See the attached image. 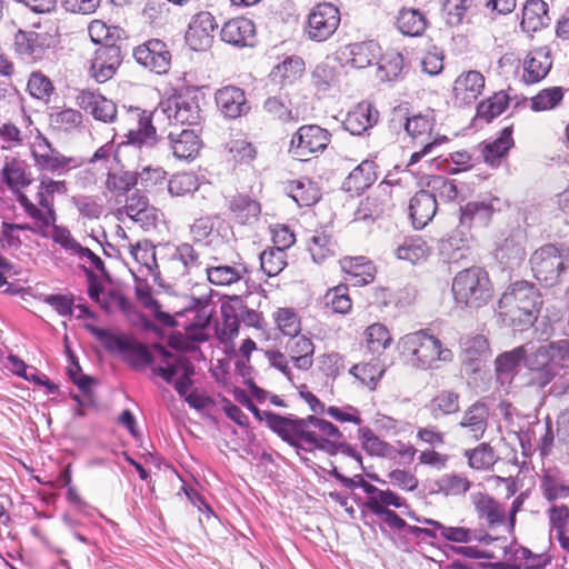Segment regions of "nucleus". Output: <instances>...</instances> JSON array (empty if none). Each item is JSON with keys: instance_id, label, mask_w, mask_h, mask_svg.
Returning <instances> with one entry per match:
<instances>
[{"instance_id": "f257e3e1", "label": "nucleus", "mask_w": 569, "mask_h": 569, "mask_svg": "<svg viewBox=\"0 0 569 569\" xmlns=\"http://www.w3.org/2000/svg\"><path fill=\"white\" fill-rule=\"evenodd\" d=\"M52 239L70 256L77 258L79 264L88 272V295L93 301H96L108 313H112L118 310H128L129 302L120 292L106 291L91 276L93 270L101 274H106L104 263L100 257L93 253L89 248L80 244L66 228L56 227L52 233Z\"/></svg>"}, {"instance_id": "f03ea898", "label": "nucleus", "mask_w": 569, "mask_h": 569, "mask_svg": "<svg viewBox=\"0 0 569 569\" xmlns=\"http://www.w3.org/2000/svg\"><path fill=\"white\" fill-rule=\"evenodd\" d=\"M540 305V295L536 288L527 281H517L501 296L499 315L506 325L522 330L535 323Z\"/></svg>"}, {"instance_id": "7ed1b4c3", "label": "nucleus", "mask_w": 569, "mask_h": 569, "mask_svg": "<svg viewBox=\"0 0 569 569\" xmlns=\"http://www.w3.org/2000/svg\"><path fill=\"white\" fill-rule=\"evenodd\" d=\"M399 346L411 365L420 369L437 368L438 362L449 363L453 360L452 350L426 330L406 335Z\"/></svg>"}, {"instance_id": "20e7f679", "label": "nucleus", "mask_w": 569, "mask_h": 569, "mask_svg": "<svg viewBox=\"0 0 569 569\" xmlns=\"http://www.w3.org/2000/svg\"><path fill=\"white\" fill-rule=\"evenodd\" d=\"M455 302L463 308L479 309L493 297V286L488 272L480 267L459 271L452 280Z\"/></svg>"}, {"instance_id": "39448f33", "label": "nucleus", "mask_w": 569, "mask_h": 569, "mask_svg": "<svg viewBox=\"0 0 569 569\" xmlns=\"http://www.w3.org/2000/svg\"><path fill=\"white\" fill-rule=\"evenodd\" d=\"M533 277L547 287L559 283L569 269V247L563 243H547L536 249L530 257Z\"/></svg>"}, {"instance_id": "423d86ee", "label": "nucleus", "mask_w": 569, "mask_h": 569, "mask_svg": "<svg viewBox=\"0 0 569 569\" xmlns=\"http://www.w3.org/2000/svg\"><path fill=\"white\" fill-rule=\"evenodd\" d=\"M183 310L176 312V323L184 328L186 337L196 342H203L209 339V325L211 310L208 308L210 302L209 295L192 296L186 298Z\"/></svg>"}, {"instance_id": "0eeeda50", "label": "nucleus", "mask_w": 569, "mask_h": 569, "mask_svg": "<svg viewBox=\"0 0 569 569\" xmlns=\"http://www.w3.org/2000/svg\"><path fill=\"white\" fill-rule=\"evenodd\" d=\"M340 21L341 14L337 6L331 2L318 3L307 17L305 34L311 41H327L335 34Z\"/></svg>"}, {"instance_id": "6e6552de", "label": "nucleus", "mask_w": 569, "mask_h": 569, "mask_svg": "<svg viewBox=\"0 0 569 569\" xmlns=\"http://www.w3.org/2000/svg\"><path fill=\"white\" fill-rule=\"evenodd\" d=\"M167 109H154L153 112L148 113L140 109H130L122 117L121 122L123 129L127 131L129 141L132 143L143 144L152 143L156 139V128L152 121H159L166 116Z\"/></svg>"}, {"instance_id": "1a4fd4ad", "label": "nucleus", "mask_w": 569, "mask_h": 569, "mask_svg": "<svg viewBox=\"0 0 569 569\" xmlns=\"http://www.w3.org/2000/svg\"><path fill=\"white\" fill-rule=\"evenodd\" d=\"M330 142V133L316 124L302 126L293 134L290 142V152L300 160L322 152Z\"/></svg>"}, {"instance_id": "9d476101", "label": "nucleus", "mask_w": 569, "mask_h": 569, "mask_svg": "<svg viewBox=\"0 0 569 569\" xmlns=\"http://www.w3.org/2000/svg\"><path fill=\"white\" fill-rule=\"evenodd\" d=\"M432 120L426 116H413L408 118L405 123L407 133L416 141L423 144L421 150L416 151L411 154L408 166H413L419 162L422 158L435 153L436 148L443 141L446 137L435 138L430 140V133L432 131Z\"/></svg>"}, {"instance_id": "9b49d317", "label": "nucleus", "mask_w": 569, "mask_h": 569, "mask_svg": "<svg viewBox=\"0 0 569 569\" xmlns=\"http://www.w3.org/2000/svg\"><path fill=\"white\" fill-rule=\"evenodd\" d=\"M522 347L527 348V355L523 359L526 367L537 375L532 378V382L540 387L548 385L557 372L549 345L535 346L533 343H527Z\"/></svg>"}, {"instance_id": "f8f14e48", "label": "nucleus", "mask_w": 569, "mask_h": 569, "mask_svg": "<svg viewBox=\"0 0 569 569\" xmlns=\"http://www.w3.org/2000/svg\"><path fill=\"white\" fill-rule=\"evenodd\" d=\"M133 57L139 64L157 74L167 73L170 69L171 53L167 44L159 39H150L136 47Z\"/></svg>"}, {"instance_id": "ddd939ff", "label": "nucleus", "mask_w": 569, "mask_h": 569, "mask_svg": "<svg viewBox=\"0 0 569 569\" xmlns=\"http://www.w3.org/2000/svg\"><path fill=\"white\" fill-rule=\"evenodd\" d=\"M32 124L30 116L22 107H18L14 118L0 117V142L2 150H12L23 144L27 132Z\"/></svg>"}, {"instance_id": "4468645a", "label": "nucleus", "mask_w": 569, "mask_h": 569, "mask_svg": "<svg viewBox=\"0 0 569 569\" xmlns=\"http://www.w3.org/2000/svg\"><path fill=\"white\" fill-rule=\"evenodd\" d=\"M218 24L214 17L207 11L194 14L186 32V42L194 51L208 49L213 40Z\"/></svg>"}, {"instance_id": "2eb2a0df", "label": "nucleus", "mask_w": 569, "mask_h": 569, "mask_svg": "<svg viewBox=\"0 0 569 569\" xmlns=\"http://www.w3.org/2000/svg\"><path fill=\"white\" fill-rule=\"evenodd\" d=\"M380 54V47L375 41L350 43L340 47L336 59L352 68L361 69L370 66Z\"/></svg>"}, {"instance_id": "dca6fc26", "label": "nucleus", "mask_w": 569, "mask_h": 569, "mask_svg": "<svg viewBox=\"0 0 569 569\" xmlns=\"http://www.w3.org/2000/svg\"><path fill=\"white\" fill-rule=\"evenodd\" d=\"M296 440L300 441L299 443H293L298 450L309 452L320 450L329 456L336 455L341 447L339 442L323 438L318 429H315L312 423H309V418L299 420Z\"/></svg>"}, {"instance_id": "f3484780", "label": "nucleus", "mask_w": 569, "mask_h": 569, "mask_svg": "<svg viewBox=\"0 0 569 569\" xmlns=\"http://www.w3.org/2000/svg\"><path fill=\"white\" fill-rule=\"evenodd\" d=\"M485 77L477 70L461 72L453 82V98L459 106L475 103L485 89Z\"/></svg>"}, {"instance_id": "a211bd4d", "label": "nucleus", "mask_w": 569, "mask_h": 569, "mask_svg": "<svg viewBox=\"0 0 569 569\" xmlns=\"http://www.w3.org/2000/svg\"><path fill=\"white\" fill-rule=\"evenodd\" d=\"M120 63L121 53L118 47H100L91 60L90 74L97 82L103 83L113 77Z\"/></svg>"}, {"instance_id": "6ab92c4d", "label": "nucleus", "mask_w": 569, "mask_h": 569, "mask_svg": "<svg viewBox=\"0 0 569 569\" xmlns=\"http://www.w3.org/2000/svg\"><path fill=\"white\" fill-rule=\"evenodd\" d=\"M208 281L217 287L232 286L240 282L248 274V268L241 263H222L218 258H212L206 266Z\"/></svg>"}, {"instance_id": "aec40b11", "label": "nucleus", "mask_w": 569, "mask_h": 569, "mask_svg": "<svg viewBox=\"0 0 569 569\" xmlns=\"http://www.w3.org/2000/svg\"><path fill=\"white\" fill-rule=\"evenodd\" d=\"M489 410L483 403H473L462 415L458 423L460 437L479 440L488 427Z\"/></svg>"}, {"instance_id": "412c9836", "label": "nucleus", "mask_w": 569, "mask_h": 569, "mask_svg": "<svg viewBox=\"0 0 569 569\" xmlns=\"http://www.w3.org/2000/svg\"><path fill=\"white\" fill-rule=\"evenodd\" d=\"M77 104L96 120L102 122H112L117 117L116 103L93 91H81L77 96Z\"/></svg>"}, {"instance_id": "4be33fe9", "label": "nucleus", "mask_w": 569, "mask_h": 569, "mask_svg": "<svg viewBox=\"0 0 569 569\" xmlns=\"http://www.w3.org/2000/svg\"><path fill=\"white\" fill-rule=\"evenodd\" d=\"M1 178L6 186L17 196L32 183L29 164L16 157H7L1 169Z\"/></svg>"}, {"instance_id": "5701e85b", "label": "nucleus", "mask_w": 569, "mask_h": 569, "mask_svg": "<svg viewBox=\"0 0 569 569\" xmlns=\"http://www.w3.org/2000/svg\"><path fill=\"white\" fill-rule=\"evenodd\" d=\"M552 60L547 48H538L528 52L522 61L521 79L527 84L541 81L550 71Z\"/></svg>"}, {"instance_id": "b1692460", "label": "nucleus", "mask_w": 569, "mask_h": 569, "mask_svg": "<svg viewBox=\"0 0 569 569\" xmlns=\"http://www.w3.org/2000/svg\"><path fill=\"white\" fill-rule=\"evenodd\" d=\"M156 350L163 358V365L156 369V373L160 376L164 381L172 382L173 378H183L193 376L194 367L184 357H176L162 346H156Z\"/></svg>"}, {"instance_id": "393cba45", "label": "nucleus", "mask_w": 569, "mask_h": 569, "mask_svg": "<svg viewBox=\"0 0 569 569\" xmlns=\"http://www.w3.org/2000/svg\"><path fill=\"white\" fill-rule=\"evenodd\" d=\"M221 39L237 47L252 46L256 37L254 23L247 18L239 17L226 22L221 29Z\"/></svg>"}, {"instance_id": "a878e982", "label": "nucleus", "mask_w": 569, "mask_h": 569, "mask_svg": "<svg viewBox=\"0 0 569 569\" xmlns=\"http://www.w3.org/2000/svg\"><path fill=\"white\" fill-rule=\"evenodd\" d=\"M216 102L228 118H238L249 111L244 91L238 87L227 86L216 92Z\"/></svg>"}, {"instance_id": "bb28decb", "label": "nucleus", "mask_w": 569, "mask_h": 569, "mask_svg": "<svg viewBox=\"0 0 569 569\" xmlns=\"http://www.w3.org/2000/svg\"><path fill=\"white\" fill-rule=\"evenodd\" d=\"M159 109H167L166 116L171 126L197 124L200 120V108L196 101L189 99H177L173 102L161 104Z\"/></svg>"}, {"instance_id": "cd10ccee", "label": "nucleus", "mask_w": 569, "mask_h": 569, "mask_svg": "<svg viewBox=\"0 0 569 569\" xmlns=\"http://www.w3.org/2000/svg\"><path fill=\"white\" fill-rule=\"evenodd\" d=\"M168 138L177 159H193L201 148L200 139L193 129H182L181 131L173 129L169 132Z\"/></svg>"}, {"instance_id": "c85d7f7f", "label": "nucleus", "mask_w": 569, "mask_h": 569, "mask_svg": "<svg viewBox=\"0 0 569 569\" xmlns=\"http://www.w3.org/2000/svg\"><path fill=\"white\" fill-rule=\"evenodd\" d=\"M409 211L415 228L421 229L426 227L437 211L436 194L427 190H420L411 198Z\"/></svg>"}, {"instance_id": "c756f323", "label": "nucleus", "mask_w": 569, "mask_h": 569, "mask_svg": "<svg viewBox=\"0 0 569 569\" xmlns=\"http://www.w3.org/2000/svg\"><path fill=\"white\" fill-rule=\"evenodd\" d=\"M379 118L378 110L369 102H361L348 112L343 126L351 134H361L372 128Z\"/></svg>"}, {"instance_id": "7c9ffc66", "label": "nucleus", "mask_w": 569, "mask_h": 569, "mask_svg": "<svg viewBox=\"0 0 569 569\" xmlns=\"http://www.w3.org/2000/svg\"><path fill=\"white\" fill-rule=\"evenodd\" d=\"M286 351L295 368L308 371L313 365L315 345L306 336L299 335L286 343Z\"/></svg>"}, {"instance_id": "2f4dec72", "label": "nucleus", "mask_w": 569, "mask_h": 569, "mask_svg": "<svg viewBox=\"0 0 569 569\" xmlns=\"http://www.w3.org/2000/svg\"><path fill=\"white\" fill-rule=\"evenodd\" d=\"M305 72V62L300 57H288L270 72V81L284 88L298 81Z\"/></svg>"}, {"instance_id": "473e14b6", "label": "nucleus", "mask_w": 569, "mask_h": 569, "mask_svg": "<svg viewBox=\"0 0 569 569\" xmlns=\"http://www.w3.org/2000/svg\"><path fill=\"white\" fill-rule=\"evenodd\" d=\"M123 212L143 228L152 226L157 220V209L149 203L147 197L138 193L127 200Z\"/></svg>"}, {"instance_id": "72a5a7b5", "label": "nucleus", "mask_w": 569, "mask_h": 569, "mask_svg": "<svg viewBox=\"0 0 569 569\" xmlns=\"http://www.w3.org/2000/svg\"><path fill=\"white\" fill-rule=\"evenodd\" d=\"M341 269L350 276L355 286H363L375 279L376 267L366 257H346L340 261Z\"/></svg>"}, {"instance_id": "f704fd0d", "label": "nucleus", "mask_w": 569, "mask_h": 569, "mask_svg": "<svg viewBox=\"0 0 569 569\" xmlns=\"http://www.w3.org/2000/svg\"><path fill=\"white\" fill-rule=\"evenodd\" d=\"M548 4L543 0H528L522 9L521 27L527 32H535L548 26Z\"/></svg>"}, {"instance_id": "c9c22d12", "label": "nucleus", "mask_w": 569, "mask_h": 569, "mask_svg": "<svg viewBox=\"0 0 569 569\" xmlns=\"http://www.w3.org/2000/svg\"><path fill=\"white\" fill-rule=\"evenodd\" d=\"M430 251V247L423 239L415 237L407 238L399 243L395 249V254L399 260L417 264L426 261Z\"/></svg>"}, {"instance_id": "e433bc0d", "label": "nucleus", "mask_w": 569, "mask_h": 569, "mask_svg": "<svg viewBox=\"0 0 569 569\" xmlns=\"http://www.w3.org/2000/svg\"><path fill=\"white\" fill-rule=\"evenodd\" d=\"M526 355L527 348L520 346L497 357L496 372L501 385L511 382L518 365L525 359Z\"/></svg>"}, {"instance_id": "4c0bfd02", "label": "nucleus", "mask_w": 569, "mask_h": 569, "mask_svg": "<svg viewBox=\"0 0 569 569\" xmlns=\"http://www.w3.org/2000/svg\"><path fill=\"white\" fill-rule=\"evenodd\" d=\"M363 341L372 356H381L390 347L392 337L385 325L376 322L366 328Z\"/></svg>"}, {"instance_id": "58836bf2", "label": "nucleus", "mask_w": 569, "mask_h": 569, "mask_svg": "<svg viewBox=\"0 0 569 569\" xmlns=\"http://www.w3.org/2000/svg\"><path fill=\"white\" fill-rule=\"evenodd\" d=\"M271 318L276 328L286 337L296 338L302 330L301 318L293 308H277Z\"/></svg>"}, {"instance_id": "ea45409f", "label": "nucleus", "mask_w": 569, "mask_h": 569, "mask_svg": "<svg viewBox=\"0 0 569 569\" xmlns=\"http://www.w3.org/2000/svg\"><path fill=\"white\" fill-rule=\"evenodd\" d=\"M512 146V128L506 127L499 138L483 147L482 156L485 161L492 167L498 166Z\"/></svg>"}, {"instance_id": "a19ab883", "label": "nucleus", "mask_w": 569, "mask_h": 569, "mask_svg": "<svg viewBox=\"0 0 569 569\" xmlns=\"http://www.w3.org/2000/svg\"><path fill=\"white\" fill-rule=\"evenodd\" d=\"M467 246V233L462 230H455L441 240L439 252L447 262H456L463 257Z\"/></svg>"}, {"instance_id": "79ce46f5", "label": "nucleus", "mask_w": 569, "mask_h": 569, "mask_svg": "<svg viewBox=\"0 0 569 569\" xmlns=\"http://www.w3.org/2000/svg\"><path fill=\"white\" fill-rule=\"evenodd\" d=\"M495 202L498 199H492L490 202H469L461 208L460 222L465 227H469L472 221L480 224H487L491 219L492 213L496 211Z\"/></svg>"}, {"instance_id": "37998d69", "label": "nucleus", "mask_w": 569, "mask_h": 569, "mask_svg": "<svg viewBox=\"0 0 569 569\" xmlns=\"http://www.w3.org/2000/svg\"><path fill=\"white\" fill-rule=\"evenodd\" d=\"M471 499L479 517L485 518L489 525L501 523L505 520V509L488 495L473 493Z\"/></svg>"}, {"instance_id": "c03bdc74", "label": "nucleus", "mask_w": 569, "mask_h": 569, "mask_svg": "<svg viewBox=\"0 0 569 569\" xmlns=\"http://www.w3.org/2000/svg\"><path fill=\"white\" fill-rule=\"evenodd\" d=\"M397 26L403 34L418 37L426 30L427 20L417 9H402L398 14Z\"/></svg>"}, {"instance_id": "a18cd8bd", "label": "nucleus", "mask_w": 569, "mask_h": 569, "mask_svg": "<svg viewBox=\"0 0 569 569\" xmlns=\"http://www.w3.org/2000/svg\"><path fill=\"white\" fill-rule=\"evenodd\" d=\"M288 193L300 207H309L320 199V191L310 180L291 181Z\"/></svg>"}, {"instance_id": "49530a36", "label": "nucleus", "mask_w": 569, "mask_h": 569, "mask_svg": "<svg viewBox=\"0 0 569 569\" xmlns=\"http://www.w3.org/2000/svg\"><path fill=\"white\" fill-rule=\"evenodd\" d=\"M129 254L133 260L144 268L148 273L157 276L158 263L156 248L149 241H139L136 244L127 246Z\"/></svg>"}, {"instance_id": "de8ad7c7", "label": "nucleus", "mask_w": 569, "mask_h": 569, "mask_svg": "<svg viewBox=\"0 0 569 569\" xmlns=\"http://www.w3.org/2000/svg\"><path fill=\"white\" fill-rule=\"evenodd\" d=\"M87 328L110 351L124 352L133 349V342L128 336L114 335L94 326H87Z\"/></svg>"}, {"instance_id": "09e8293b", "label": "nucleus", "mask_w": 569, "mask_h": 569, "mask_svg": "<svg viewBox=\"0 0 569 569\" xmlns=\"http://www.w3.org/2000/svg\"><path fill=\"white\" fill-rule=\"evenodd\" d=\"M234 219L242 223H252L258 220L261 212L260 204L250 198L239 196L236 197L230 204Z\"/></svg>"}, {"instance_id": "8fccbe9b", "label": "nucleus", "mask_w": 569, "mask_h": 569, "mask_svg": "<svg viewBox=\"0 0 569 569\" xmlns=\"http://www.w3.org/2000/svg\"><path fill=\"white\" fill-rule=\"evenodd\" d=\"M264 421L268 427L278 433L283 440L295 443L299 420L281 417L273 412H266Z\"/></svg>"}, {"instance_id": "3c124183", "label": "nucleus", "mask_w": 569, "mask_h": 569, "mask_svg": "<svg viewBox=\"0 0 569 569\" xmlns=\"http://www.w3.org/2000/svg\"><path fill=\"white\" fill-rule=\"evenodd\" d=\"M405 506V500L391 490H380L376 487V492L372 493L366 507L375 515L388 511L387 507L401 508Z\"/></svg>"}, {"instance_id": "603ef678", "label": "nucleus", "mask_w": 569, "mask_h": 569, "mask_svg": "<svg viewBox=\"0 0 569 569\" xmlns=\"http://www.w3.org/2000/svg\"><path fill=\"white\" fill-rule=\"evenodd\" d=\"M34 166L41 171L49 172H61L63 170H68L70 168H76L80 164V162L72 158L66 157L61 154L58 150L53 151L50 154L43 156L38 160H34Z\"/></svg>"}, {"instance_id": "864d4df0", "label": "nucleus", "mask_w": 569, "mask_h": 569, "mask_svg": "<svg viewBox=\"0 0 569 569\" xmlns=\"http://www.w3.org/2000/svg\"><path fill=\"white\" fill-rule=\"evenodd\" d=\"M198 254L193 247L183 243L179 246L170 260V268L179 276L189 273L190 270L198 264Z\"/></svg>"}, {"instance_id": "5fc2aeb1", "label": "nucleus", "mask_w": 569, "mask_h": 569, "mask_svg": "<svg viewBox=\"0 0 569 569\" xmlns=\"http://www.w3.org/2000/svg\"><path fill=\"white\" fill-rule=\"evenodd\" d=\"M44 46V39L37 32L19 30L14 36V47L19 54L36 57Z\"/></svg>"}, {"instance_id": "6e6d98bb", "label": "nucleus", "mask_w": 569, "mask_h": 569, "mask_svg": "<svg viewBox=\"0 0 569 569\" xmlns=\"http://www.w3.org/2000/svg\"><path fill=\"white\" fill-rule=\"evenodd\" d=\"M436 487L446 496H460L470 489L471 482L462 475L448 473L437 480Z\"/></svg>"}, {"instance_id": "4d7b16f0", "label": "nucleus", "mask_w": 569, "mask_h": 569, "mask_svg": "<svg viewBox=\"0 0 569 569\" xmlns=\"http://www.w3.org/2000/svg\"><path fill=\"white\" fill-rule=\"evenodd\" d=\"M403 68V58L398 51H388L381 59L378 68V78L381 81L396 80Z\"/></svg>"}, {"instance_id": "13d9d810", "label": "nucleus", "mask_w": 569, "mask_h": 569, "mask_svg": "<svg viewBox=\"0 0 569 569\" xmlns=\"http://www.w3.org/2000/svg\"><path fill=\"white\" fill-rule=\"evenodd\" d=\"M360 439L363 449L371 456L390 458L395 452V449L391 445L378 438L368 428H363L360 430Z\"/></svg>"}, {"instance_id": "bf43d9fd", "label": "nucleus", "mask_w": 569, "mask_h": 569, "mask_svg": "<svg viewBox=\"0 0 569 569\" xmlns=\"http://www.w3.org/2000/svg\"><path fill=\"white\" fill-rule=\"evenodd\" d=\"M562 98L563 92L560 87L543 89L531 98L530 107L533 111H548L556 108Z\"/></svg>"}, {"instance_id": "052dcab7", "label": "nucleus", "mask_w": 569, "mask_h": 569, "mask_svg": "<svg viewBox=\"0 0 569 569\" xmlns=\"http://www.w3.org/2000/svg\"><path fill=\"white\" fill-rule=\"evenodd\" d=\"M260 266L268 277H274L287 266V254L282 250H264L260 254Z\"/></svg>"}, {"instance_id": "680f3d73", "label": "nucleus", "mask_w": 569, "mask_h": 569, "mask_svg": "<svg viewBox=\"0 0 569 569\" xmlns=\"http://www.w3.org/2000/svg\"><path fill=\"white\" fill-rule=\"evenodd\" d=\"M308 250L313 261L320 263L333 256L335 243L327 234L318 233L310 238Z\"/></svg>"}, {"instance_id": "e2e57ef3", "label": "nucleus", "mask_w": 569, "mask_h": 569, "mask_svg": "<svg viewBox=\"0 0 569 569\" xmlns=\"http://www.w3.org/2000/svg\"><path fill=\"white\" fill-rule=\"evenodd\" d=\"M67 188L63 181H56L50 178H41L37 192V200L42 208H52L53 194L66 193Z\"/></svg>"}, {"instance_id": "0e129e2a", "label": "nucleus", "mask_w": 569, "mask_h": 569, "mask_svg": "<svg viewBox=\"0 0 569 569\" xmlns=\"http://www.w3.org/2000/svg\"><path fill=\"white\" fill-rule=\"evenodd\" d=\"M472 3L473 0H446L442 8L446 23L449 26L460 24Z\"/></svg>"}, {"instance_id": "69168bd1", "label": "nucleus", "mask_w": 569, "mask_h": 569, "mask_svg": "<svg viewBox=\"0 0 569 569\" xmlns=\"http://www.w3.org/2000/svg\"><path fill=\"white\" fill-rule=\"evenodd\" d=\"M138 182L134 172L124 171L120 173H109L106 180V188L113 194H124Z\"/></svg>"}, {"instance_id": "338daca9", "label": "nucleus", "mask_w": 569, "mask_h": 569, "mask_svg": "<svg viewBox=\"0 0 569 569\" xmlns=\"http://www.w3.org/2000/svg\"><path fill=\"white\" fill-rule=\"evenodd\" d=\"M350 373L357 378L361 385L373 390L377 386L378 380L381 378L383 370L375 363H360L355 365L350 369Z\"/></svg>"}, {"instance_id": "774afa93", "label": "nucleus", "mask_w": 569, "mask_h": 569, "mask_svg": "<svg viewBox=\"0 0 569 569\" xmlns=\"http://www.w3.org/2000/svg\"><path fill=\"white\" fill-rule=\"evenodd\" d=\"M198 187L199 182L197 177L188 172L174 174L168 183L169 192L176 197H182L196 191Z\"/></svg>"}]
</instances>
